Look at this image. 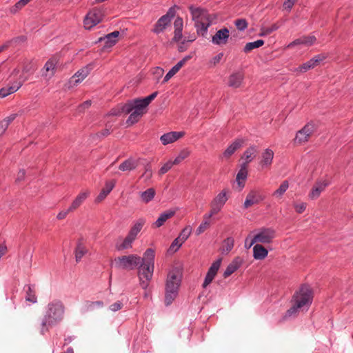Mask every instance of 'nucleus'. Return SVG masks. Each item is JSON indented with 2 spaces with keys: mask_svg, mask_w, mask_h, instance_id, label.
<instances>
[{
  "mask_svg": "<svg viewBox=\"0 0 353 353\" xmlns=\"http://www.w3.org/2000/svg\"><path fill=\"white\" fill-rule=\"evenodd\" d=\"M158 92H154L145 98H137L128 101L126 103L122 105L117 112L112 110L111 114L118 115L121 113L130 114L126 121L128 125H132L137 123L142 116L145 114V109L157 96Z\"/></svg>",
  "mask_w": 353,
  "mask_h": 353,
  "instance_id": "1",
  "label": "nucleus"
},
{
  "mask_svg": "<svg viewBox=\"0 0 353 353\" xmlns=\"http://www.w3.org/2000/svg\"><path fill=\"white\" fill-rule=\"evenodd\" d=\"M65 306L60 300H53L50 302L46 307L42 319L40 327V333L44 335L50 328L57 325L63 319Z\"/></svg>",
  "mask_w": 353,
  "mask_h": 353,
  "instance_id": "2",
  "label": "nucleus"
},
{
  "mask_svg": "<svg viewBox=\"0 0 353 353\" xmlns=\"http://www.w3.org/2000/svg\"><path fill=\"white\" fill-rule=\"evenodd\" d=\"M312 299L313 292L310 287L307 285H301L299 290L294 294L292 300L294 304L287 310L286 316H290L295 314L299 309L304 307L308 308L312 304Z\"/></svg>",
  "mask_w": 353,
  "mask_h": 353,
  "instance_id": "3",
  "label": "nucleus"
},
{
  "mask_svg": "<svg viewBox=\"0 0 353 353\" xmlns=\"http://www.w3.org/2000/svg\"><path fill=\"white\" fill-rule=\"evenodd\" d=\"M181 278L182 272L179 269L173 268L169 272L165 283V305H170L177 296Z\"/></svg>",
  "mask_w": 353,
  "mask_h": 353,
  "instance_id": "4",
  "label": "nucleus"
},
{
  "mask_svg": "<svg viewBox=\"0 0 353 353\" xmlns=\"http://www.w3.org/2000/svg\"><path fill=\"white\" fill-rule=\"evenodd\" d=\"M192 20L194 21V26L199 35L205 37L207 34L208 28L212 24V18L208 10L200 8L190 7Z\"/></svg>",
  "mask_w": 353,
  "mask_h": 353,
  "instance_id": "5",
  "label": "nucleus"
},
{
  "mask_svg": "<svg viewBox=\"0 0 353 353\" xmlns=\"http://www.w3.org/2000/svg\"><path fill=\"white\" fill-rule=\"evenodd\" d=\"M141 257L137 254H129L116 258L114 263L118 269L132 270L141 263Z\"/></svg>",
  "mask_w": 353,
  "mask_h": 353,
  "instance_id": "6",
  "label": "nucleus"
},
{
  "mask_svg": "<svg viewBox=\"0 0 353 353\" xmlns=\"http://www.w3.org/2000/svg\"><path fill=\"white\" fill-rule=\"evenodd\" d=\"M105 12V10L103 6L94 7L90 10L85 15L83 20L85 29L90 30L99 23L103 20Z\"/></svg>",
  "mask_w": 353,
  "mask_h": 353,
  "instance_id": "7",
  "label": "nucleus"
},
{
  "mask_svg": "<svg viewBox=\"0 0 353 353\" xmlns=\"http://www.w3.org/2000/svg\"><path fill=\"white\" fill-rule=\"evenodd\" d=\"M175 14L174 8H170L165 14L163 15L157 20L154 25V28L152 29V32L156 34L163 32L167 27L170 26L171 21L174 17Z\"/></svg>",
  "mask_w": 353,
  "mask_h": 353,
  "instance_id": "8",
  "label": "nucleus"
},
{
  "mask_svg": "<svg viewBox=\"0 0 353 353\" xmlns=\"http://www.w3.org/2000/svg\"><path fill=\"white\" fill-rule=\"evenodd\" d=\"M227 193L228 191L226 190H223L213 199L210 203V210L208 213V217H212L221 210L228 199Z\"/></svg>",
  "mask_w": 353,
  "mask_h": 353,
  "instance_id": "9",
  "label": "nucleus"
},
{
  "mask_svg": "<svg viewBox=\"0 0 353 353\" xmlns=\"http://www.w3.org/2000/svg\"><path fill=\"white\" fill-rule=\"evenodd\" d=\"M139 265L138 276L140 280V285L143 289H146L152 278L154 266L141 263Z\"/></svg>",
  "mask_w": 353,
  "mask_h": 353,
  "instance_id": "10",
  "label": "nucleus"
},
{
  "mask_svg": "<svg viewBox=\"0 0 353 353\" xmlns=\"http://www.w3.org/2000/svg\"><path fill=\"white\" fill-rule=\"evenodd\" d=\"M275 237V231L272 228H261L260 231L251 239L250 246H252L255 243H270Z\"/></svg>",
  "mask_w": 353,
  "mask_h": 353,
  "instance_id": "11",
  "label": "nucleus"
},
{
  "mask_svg": "<svg viewBox=\"0 0 353 353\" xmlns=\"http://www.w3.org/2000/svg\"><path fill=\"white\" fill-rule=\"evenodd\" d=\"M314 130L315 126L312 123H307L301 130L297 132L294 142L299 144L307 142Z\"/></svg>",
  "mask_w": 353,
  "mask_h": 353,
  "instance_id": "12",
  "label": "nucleus"
},
{
  "mask_svg": "<svg viewBox=\"0 0 353 353\" xmlns=\"http://www.w3.org/2000/svg\"><path fill=\"white\" fill-rule=\"evenodd\" d=\"M94 63H90L85 65V67L79 70L74 75H73L70 80V83L73 84L74 85H77L79 83L81 82L88 75L90 74V71L94 68Z\"/></svg>",
  "mask_w": 353,
  "mask_h": 353,
  "instance_id": "13",
  "label": "nucleus"
},
{
  "mask_svg": "<svg viewBox=\"0 0 353 353\" xmlns=\"http://www.w3.org/2000/svg\"><path fill=\"white\" fill-rule=\"evenodd\" d=\"M265 196H263L259 190H252L247 194L246 199L243 203V208L248 209L253 205L258 204L263 201Z\"/></svg>",
  "mask_w": 353,
  "mask_h": 353,
  "instance_id": "14",
  "label": "nucleus"
},
{
  "mask_svg": "<svg viewBox=\"0 0 353 353\" xmlns=\"http://www.w3.org/2000/svg\"><path fill=\"white\" fill-rule=\"evenodd\" d=\"M329 184L330 182L327 180L317 181L312 188L311 191L308 194V197L311 200L316 199L320 196L321 193L325 190L326 187H327Z\"/></svg>",
  "mask_w": 353,
  "mask_h": 353,
  "instance_id": "15",
  "label": "nucleus"
},
{
  "mask_svg": "<svg viewBox=\"0 0 353 353\" xmlns=\"http://www.w3.org/2000/svg\"><path fill=\"white\" fill-rule=\"evenodd\" d=\"M221 263V259H219L211 265L208 271L206 274L204 282L203 283V288H206L214 279L217 274L218 270L220 268Z\"/></svg>",
  "mask_w": 353,
  "mask_h": 353,
  "instance_id": "16",
  "label": "nucleus"
},
{
  "mask_svg": "<svg viewBox=\"0 0 353 353\" xmlns=\"http://www.w3.org/2000/svg\"><path fill=\"white\" fill-rule=\"evenodd\" d=\"M230 32L227 28L219 30L212 38V43L218 46L225 45L228 43Z\"/></svg>",
  "mask_w": 353,
  "mask_h": 353,
  "instance_id": "17",
  "label": "nucleus"
},
{
  "mask_svg": "<svg viewBox=\"0 0 353 353\" xmlns=\"http://www.w3.org/2000/svg\"><path fill=\"white\" fill-rule=\"evenodd\" d=\"M192 56L189 54L184 57L181 61H179L175 65H174L165 74L163 83L168 82L174 74H176L179 70L191 59Z\"/></svg>",
  "mask_w": 353,
  "mask_h": 353,
  "instance_id": "18",
  "label": "nucleus"
},
{
  "mask_svg": "<svg viewBox=\"0 0 353 353\" xmlns=\"http://www.w3.org/2000/svg\"><path fill=\"white\" fill-rule=\"evenodd\" d=\"M316 41L314 36H303L296 39L287 46V48H292L296 46L304 45L306 46H312Z\"/></svg>",
  "mask_w": 353,
  "mask_h": 353,
  "instance_id": "19",
  "label": "nucleus"
},
{
  "mask_svg": "<svg viewBox=\"0 0 353 353\" xmlns=\"http://www.w3.org/2000/svg\"><path fill=\"white\" fill-rule=\"evenodd\" d=\"M184 134V132H170L161 136L160 140L163 145H166L175 142L180 138L183 137Z\"/></svg>",
  "mask_w": 353,
  "mask_h": 353,
  "instance_id": "20",
  "label": "nucleus"
},
{
  "mask_svg": "<svg viewBox=\"0 0 353 353\" xmlns=\"http://www.w3.org/2000/svg\"><path fill=\"white\" fill-rule=\"evenodd\" d=\"M248 166L245 164H241V168L238 172L236 176V181L239 187V190L241 191L245 187V180L248 177Z\"/></svg>",
  "mask_w": 353,
  "mask_h": 353,
  "instance_id": "21",
  "label": "nucleus"
},
{
  "mask_svg": "<svg viewBox=\"0 0 353 353\" xmlns=\"http://www.w3.org/2000/svg\"><path fill=\"white\" fill-rule=\"evenodd\" d=\"M244 143V140L242 139H237L232 142L223 152V157L229 159L237 149L240 148Z\"/></svg>",
  "mask_w": 353,
  "mask_h": 353,
  "instance_id": "22",
  "label": "nucleus"
},
{
  "mask_svg": "<svg viewBox=\"0 0 353 353\" xmlns=\"http://www.w3.org/2000/svg\"><path fill=\"white\" fill-rule=\"evenodd\" d=\"M89 195L90 192L88 190L80 192L72 202L70 206L69 207V210L74 211L79 208L81 204L87 199Z\"/></svg>",
  "mask_w": 353,
  "mask_h": 353,
  "instance_id": "23",
  "label": "nucleus"
},
{
  "mask_svg": "<svg viewBox=\"0 0 353 353\" xmlns=\"http://www.w3.org/2000/svg\"><path fill=\"white\" fill-rule=\"evenodd\" d=\"M258 153V148L257 146L252 145H250L248 148L245 150L242 156V159H245V162L242 164H245V165H248V164L254 160L256 157V154Z\"/></svg>",
  "mask_w": 353,
  "mask_h": 353,
  "instance_id": "24",
  "label": "nucleus"
},
{
  "mask_svg": "<svg viewBox=\"0 0 353 353\" xmlns=\"http://www.w3.org/2000/svg\"><path fill=\"white\" fill-rule=\"evenodd\" d=\"M115 186V181H108L105 183L104 188L101 190L100 193L96 198V202H101L103 201L113 190Z\"/></svg>",
  "mask_w": 353,
  "mask_h": 353,
  "instance_id": "25",
  "label": "nucleus"
},
{
  "mask_svg": "<svg viewBox=\"0 0 353 353\" xmlns=\"http://www.w3.org/2000/svg\"><path fill=\"white\" fill-rule=\"evenodd\" d=\"M242 260L239 257H236L226 268L223 272V277L228 278L234 272H236L241 265Z\"/></svg>",
  "mask_w": 353,
  "mask_h": 353,
  "instance_id": "26",
  "label": "nucleus"
},
{
  "mask_svg": "<svg viewBox=\"0 0 353 353\" xmlns=\"http://www.w3.org/2000/svg\"><path fill=\"white\" fill-rule=\"evenodd\" d=\"M138 165V159L128 158L119 165V169L123 172L132 171L135 170L137 168Z\"/></svg>",
  "mask_w": 353,
  "mask_h": 353,
  "instance_id": "27",
  "label": "nucleus"
},
{
  "mask_svg": "<svg viewBox=\"0 0 353 353\" xmlns=\"http://www.w3.org/2000/svg\"><path fill=\"white\" fill-rule=\"evenodd\" d=\"M175 214L173 210H168L160 214L157 220L152 224V227L154 228H160L163 225L166 221L172 218Z\"/></svg>",
  "mask_w": 353,
  "mask_h": 353,
  "instance_id": "28",
  "label": "nucleus"
},
{
  "mask_svg": "<svg viewBox=\"0 0 353 353\" xmlns=\"http://www.w3.org/2000/svg\"><path fill=\"white\" fill-rule=\"evenodd\" d=\"M274 158V152L269 148H267L261 154V161L260 164L262 168H266L270 166L272 163Z\"/></svg>",
  "mask_w": 353,
  "mask_h": 353,
  "instance_id": "29",
  "label": "nucleus"
},
{
  "mask_svg": "<svg viewBox=\"0 0 353 353\" xmlns=\"http://www.w3.org/2000/svg\"><path fill=\"white\" fill-rule=\"evenodd\" d=\"M243 74L241 72H235L229 77L228 85L232 88H239L243 80Z\"/></svg>",
  "mask_w": 353,
  "mask_h": 353,
  "instance_id": "30",
  "label": "nucleus"
},
{
  "mask_svg": "<svg viewBox=\"0 0 353 353\" xmlns=\"http://www.w3.org/2000/svg\"><path fill=\"white\" fill-rule=\"evenodd\" d=\"M119 35V32L116 30L110 34H108L103 38H100L99 41H105V48H111L117 42V37Z\"/></svg>",
  "mask_w": 353,
  "mask_h": 353,
  "instance_id": "31",
  "label": "nucleus"
},
{
  "mask_svg": "<svg viewBox=\"0 0 353 353\" xmlns=\"http://www.w3.org/2000/svg\"><path fill=\"white\" fill-rule=\"evenodd\" d=\"M145 221L144 219H139L137 220L130 228L128 235L131 236L134 240L137 239L138 234L141 232Z\"/></svg>",
  "mask_w": 353,
  "mask_h": 353,
  "instance_id": "32",
  "label": "nucleus"
},
{
  "mask_svg": "<svg viewBox=\"0 0 353 353\" xmlns=\"http://www.w3.org/2000/svg\"><path fill=\"white\" fill-rule=\"evenodd\" d=\"M154 250L152 248H148L144 254L143 256L141 258V263L149 265L154 266Z\"/></svg>",
  "mask_w": 353,
  "mask_h": 353,
  "instance_id": "33",
  "label": "nucleus"
},
{
  "mask_svg": "<svg viewBox=\"0 0 353 353\" xmlns=\"http://www.w3.org/2000/svg\"><path fill=\"white\" fill-rule=\"evenodd\" d=\"M268 254V250L261 244H256L253 248V256L256 260L264 259Z\"/></svg>",
  "mask_w": 353,
  "mask_h": 353,
  "instance_id": "34",
  "label": "nucleus"
},
{
  "mask_svg": "<svg viewBox=\"0 0 353 353\" xmlns=\"http://www.w3.org/2000/svg\"><path fill=\"white\" fill-rule=\"evenodd\" d=\"M22 85L21 82H15L12 85L0 89V97L4 98L10 94L17 92Z\"/></svg>",
  "mask_w": 353,
  "mask_h": 353,
  "instance_id": "35",
  "label": "nucleus"
},
{
  "mask_svg": "<svg viewBox=\"0 0 353 353\" xmlns=\"http://www.w3.org/2000/svg\"><path fill=\"white\" fill-rule=\"evenodd\" d=\"M24 290H26V300L32 303H35L37 302V297L36 296V291L34 285H26L24 287Z\"/></svg>",
  "mask_w": 353,
  "mask_h": 353,
  "instance_id": "36",
  "label": "nucleus"
},
{
  "mask_svg": "<svg viewBox=\"0 0 353 353\" xmlns=\"http://www.w3.org/2000/svg\"><path fill=\"white\" fill-rule=\"evenodd\" d=\"M134 241V239L127 234V236L123 239L122 243H116L115 248L118 251H122L124 250L130 249L132 248V243Z\"/></svg>",
  "mask_w": 353,
  "mask_h": 353,
  "instance_id": "37",
  "label": "nucleus"
},
{
  "mask_svg": "<svg viewBox=\"0 0 353 353\" xmlns=\"http://www.w3.org/2000/svg\"><path fill=\"white\" fill-rule=\"evenodd\" d=\"M87 252L88 250L86 249L85 246L83 245L81 240H79L74 250L76 261H80L82 257L87 253Z\"/></svg>",
  "mask_w": 353,
  "mask_h": 353,
  "instance_id": "38",
  "label": "nucleus"
},
{
  "mask_svg": "<svg viewBox=\"0 0 353 353\" xmlns=\"http://www.w3.org/2000/svg\"><path fill=\"white\" fill-rule=\"evenodd\" d=\"M211 217H208V214H204L203 216V222L199 225V226L197 228L196 230V234L199 235L204 232L206 230H208L210 228V219Z\"/></svg>",
  "mask_w": 353,
  "mask_h": 353,
  "instance_id": "39",
  "label": "nucleus"
},
{
  "mask_svg": "<svg viewBox=\"0 0 353 353\" xmlns=\"http://www.w3.org/2000/svg\"><path fill=\"white\" fill-rule=\"evenodd\" d=\"M155 196V190L152 188L147 189L145 191L141 192V200L144 203L151 201Z\"/></svg>",
  "mask_w": 353,
  "mask_h": 353,
  "instance_id": "40",
  "label": "nucleus"
},
{
  "mask_svg": "<svg viewBox=\"0 0 353 353\" xmlns=\"http://www.w3.org/2000/svg\"><path fill=\"white\" fill-rule=\"evenodd\" d=\"M263 44H264V41L262 39H259L254 42L247 43L243 48V52L245 53H248L250 51H252V50L262 46Z\"/></svg>",
  "mask_w": 353,
  "mask_h": 353,
  "instance_id": "41",
  "label": "nucleus"
},
{
  "mask_svg": "<svg viewBox=\"0 0 353 353\" xmlns=\"http://www.w3.org/2000/svg\"><path fill=\"white\" fill-rule=\"evenodd\" d=\"M234 240L232 237H228L224 240L222 245V252L228 253L234 247Z\"/></svg>",
  "mask_w": 353,
  "mask_h": 353,
  "instance_id": "42",
  "label": "nucleus"
},
{
  "mask_svg": "<svg viewBox=\"0 0 353 353\" xmlns=\"http://www.w3.org/2000/svg\"><path fill=\"white\" fill-rule=\"evenodd\" d=\"M190 154V152L189 150H188V149L182 150L179 152V155L174 159V160L172 161V163H174V165L179 164L184 159H185L187 157H188Z\"/></svg>",
  "mask_w": 353,
  "mask_h": 353,
  "instance_id": "43",
  "label": "nucleus"
},
{
  "mask_svg": "<svg viewBox=\"0 0 353 353\" xmlns=\"http://www.w3.org/2000/svg\"><path fill=\"white\" fill-rule=\"evenodd\" d=\"M56 60L50 59L46 63L43 69L46 72H51L50 75H53L56 69Z\"/></svg>",
  "mask_w": 353,
  "mask_h": 353,
  "instance_id": "44",
  "label": "nucleus"
},
{
  "mask_svg": "<svg viewBox=\"0 0 353 353\" xmlns=\"http://www.w3.org/2000/svg\"><path fill=\"white\" fill-rule=\"evenodd\" d=\"M191 233L192 227L190 225H187L181 230L178 237L180 240H181L182 242L184 243L190 236Z\"/></svg>",
  "mask_w": 353,
  "mask_h": 353,
  "instance_id": "45",
  "label": "nucleus"
},
{
  "mask_svg": "<svg viewBox=\"0 0 353 353\" xmlns=\"http://www.w3.org/2000/svg\"><path fill=\"white\" fill-rule=\"evenodd\" d=\"M28 3V0H19L12 7L10 8V12L12 14H15Z\"/></svg>",
  "mask_w": 353,
  "mask_h": 353,
  "instance_id": "46",
  "label": "nucleus"
},
{
  "mask_svg": "<svg viewBox=\"0 0 353 353\" xmlns=\"http://www.w3.org/2000/svg\"><path fill=\"white\" fill-rule=\"evenodd\" d=\"M234 23L239 31H244L248 26V23L245 19H237Z\"/></svg>",
  "mask_w": 353,
  "mask_h": 353,
  "instance_id": "47",
  "label": "nucleus"
},
{
  "mask_svg": "<svg viewBox=\"0 0 353 353\" xmlns=\"http://www.w3.org/2000/svg\"><path fill=\"white\" fill-rule=\"evenodd\" d=\"M289 187V183L288 181H284L280 185L279 188L274 192L273 195L281 196H282L288 190Z\"/></svg>",
  "mask_w": 353,
  "mask_h": 353,
  "instance_id": "48",
  "label": "nucleus"
},
{
  "mask_svg": "<svg viewBox=\"0 0 353 353\" xmlns=\"http://www.w3.org/2000/svg\"><path fill=\"white\" fill-rule=\"evenodd\" d=\"M183 243V242H182L181 240L179 239V237L176 238L171 243L168 251L173 253L176 252L181 248Z\"/></svg>",
  "mask_w": 353,
  "mask_h": 353,
  "instance_id": "49",
  "label": "nucleus"
},
{
  "mask_svg": "<svg viewBox=\"0 0 353 353\" xmlns=\"http://www.w3.org/2000/svg\"><path fill=\"white\" fill-rule=\"evenodd\" d=\"M314 68V66L312 63V61L310 59L307 61V62L303 63L301 65L299 68H296L294 71L301 72H305L307 70Z\"/></svg>",
  "mask_w": 353,
  "mask_h": 353,
  "instance_id": "50",
  "label": "nucleus"
},
{
  "mask_svg": "<svg viewBox=\"0 0 353 353\" xmlns=\"http://www.w3.org/2000/svg\"><path fill=\"white\" fill-rule=\"evenodd\" d=\"M279 29V26L276 23L272 24L271 26L263 28L261 31V32L259 34V36L263 37L268 35L273 32L274 31H276Z\"/></svg>",
  "mask_w": 353,
  "mask_h": 353,
  "instance_id": "51",
  "label": "nucleus"
},
{
  "mask_svg": "<svg viewBox=\"0 0 353 353\" xmlns=\"http://www.w3.org/2000/svg\"><path fill=\"white\" fill-rule=\"evenodd\" d=\"M326 58L327 55L325 54H319L312 58L310 61H312V63L314 68L316 65H318L321 61L325 60Z\"/></svg>",
  "mask_w": 353,
  "mask_h": 353,
  "instance_id": "52",
  "label": "nucleus"
},
{
  "mask_svg": "<svg viewBox=\"0 0 353 353\" xmlns=\"http://www.w3.org/2000/svg\"><path fill=\"white\" fill-rule=\"evenodd\" d=\"M174 165V163H172V161H168L167 163H165L159 170V174L160 175L165 174L167 172H168L172 167Z\"/></svg>",
  "mask_w": 353,
  "mask_h": 353,
  "instance_id": "53",
  "label": "nucleus"
},
{
  "mask_svg": "<svg viewBox=\"0 0 353 353\" xmlns=\"http://www.w3.org/2000/svg\"><path fill=\"white\" fill-rule=\"evenodd\" d=\"M17 114H12L6 119H3L0 122L3 125H6V128L8 129L9 125L16 119Z\"/></svg>",
  "mask_w": 353,
  "mask_h": 353,
  "instance_id": "54",
  "label": "nucleus"
},
{
  "mask_svg": "<svg viewBox=\"0 0 353 353\" xmlns=\"http://www.w3.org/2000/svg\"><path fill=\"white\" fill-rule=\"evenodd\" d=\"M293 206L297 213L301 214L305 210L307 204L304 202H301L300 203H294Z\"/></svg>",
  "mask_w": 353,
  "mask_h": 353,
  "instance_id": "55",
  "label": "nucleus"
},
{
  "mask_svg": "<svg viewBox=\"0 0 353 353\" xmlns=\"http://www.w3.org/2000/svg\"><path fill=\"white\" fill-rule=\"evenodd\" d=\"M183 21L181 17H178L174 22V30H183Z\"/></svg>",
  "mask_w": 353,
  "mask_h": 353,
  "instance_id": "56",
  "label": "nucleus"
},
{
  "mask_svg": "<svg viewBox=\"0 0 353 353\" xmlns=\"http://www.w3.org/2000/svg\"><path fill=\"white\" fill-rule=\"evenodd\" d=\"M123 307V303L120 301H118L113 304L110 305V309L113 312H117L121 310Z\"/></svg>",
  "mask_w": 353,
  "mask_h": 353,
  "instance_id": "57",
  "label": "nucleus"
},
{
  "mask_svg": "<svg viewBox=\"0 0 353 353\" xmlns=\"http://www.w3.org/2000/svg\"><path fill=\"white\" fill-rule=\"evenodd\" d=\"M90 105H91V101L87 100L79 105L78 110H79V112H82L85 109L88 108Z\"/></svg>",
  "mask_w": 353,
  "mask_h": 353,
  "instance_id": "58",
  "label": "nucleus"
},
{
  "mask_svg": "<svg viewBox=\"0 0 353 353\" xmlns=\"http://www.w3.org/2000/svg\"><path fill=\"white\" fill-rule=\"evenodd\" d=\"M111 127H110L109 128H105V129L102 130L100 132H98L97 133V136L98 137H107L108 136L109 134H110L111 133V129H110Z\"/></svg>",
  "mask_w": 353,
  "mask_h": 353,
  "instance_id": "59",
  "label": "nucleus"
},
{
  "mask_svg": "<svg viewBox=\"0 0 353 353\" xmlns=\"http://www.w3.org/2000/svg\"><path fill=\"white\" fill-rule=\"evenodd\" d=\"M26 177V171L24 169L19 170L17 178H16V182L19 183L21 181H24Z\"/></svg>",
  "mask_w": 353,
  "mask_h": 353,
  "instance_id": "60",
  "label": "nucleus"
},
{
  "mask_svg": "<svg viewBox=\"0 0 353 353\" xmlns=\"http://www.w3.org/2000/svg\"><path fill=\"white\" fill-rule=\"evenodd\" d=\"M74 212V211L69 210V208L65 210H62L60 212H59V214L57 216V219L59 220H62V219H65L70 212Z\"/></svg>",
  "mask_w": 353,
  "mask_h": 353,
  "instance_id": "61",
  "label": "nucleus"
},
{
  "mask_svg": "<svg viewBox=\"0 0 353 353\" xmlns=\"http://www.w3.org/2000/svg\"><path fill=\"white\" fill-rule=\"evenodd\" d=\"M223 57V53L220 52L212 59V60L210 61V63L212 64H213L214 65H216L217 63H219L221 61Z\"/></svg>",
  "mask_w": 353,
  "mask_h": 353,
  "instance_id": "62",
  "label": "nucleus"
},
{
  "mask_svg": "<svg viewBox=\"0 0 353 353\" xmlns=\"http://www.w3.org/2000/svg\"><path fill=\"white\" fill-rule=\"evenodd\" d=\"M296 0H285L283 3V7L285 9L290 10L295 3Z\"/></svg>",
  "mask_w": 353,
  "mask_h": 353,
  "instance_id": "63",
  "label": "nucleus"
},
{
  "mask_svg": "<svg viewBox=\"0 0 353 353\" xmlns=\"http://www.w3.org/2000/svg\"><path fill=\"white\" fill-rule=\"evenodd\" d=\"M182 30H174V35L172 40L175 42H178L182 39Z\"/></svg>",
  "mask_w": 353,
  "mask_h": 353,
  "instance_id": "64",
  "label": "nucleus"
}]
</instances>
